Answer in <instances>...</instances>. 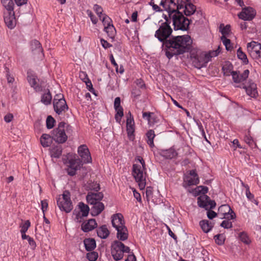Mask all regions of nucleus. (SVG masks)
I'll use <instances>...</instances> for the list:
<instances>
[{
    "instance_id": "nucleus-1",
    "label": "nucleus",
    "mask_w": 261,
    "mask_h": 261,
    "mask_svg": "<svg viewBox=\"0 0 261 261\" xmlns=\"http://www.w3.org/2000/svg\"><path fill=\"white\" fill-rule=\"evenodd\" d=\"M172 32L167 22L162 23L155 33V37L163 42V50L166 56L171 59L173 56L188 52L191 48L192 40L189 35L177 36L169 40Z\"/></svg>"
},
{
    "instance_id": "nucleus-2",
    "label": "nucleus",
    "mask_w": 261,
    "mask_h": 261,
    "mask_svg": "<svg viewBox=\"0 0 261 261\" xmlns=\"http://www.w3.org/2000/svg\"><path fill=\"white\" fill-rule=\"evenodd\" d=\"M27 1V0H14L18 7L26 4ZM1 2L4 21L9 29H12L15 26L14 0H1Z\"/></svg>"
},
{
    "instance_id": "nucleus-3",
    "label": "nucleus",
    "mask_w": 261,
    "mask_h": 261,
    "mask_svg": "<svg viewBox=\"0 0 261 261\" xmlns=\"http://www.w3.org/2000/svg\"><path fill=\"white\" fill-rule=\"evenodd\" d=\"M168 15L170 20L172 21L174 28L176 30L186 31L188 29L190 21L183 15L179 10L170 4L168 9Z\"/></svg>"
},
{
    "instance_id": "nucleus-4",
    "label": "nucleus",
    "mask_w": 261,
    "mask_h": 261,
    "mask_svg": "<svg viewBox=\"0 0 261 261\" xmlns=\"http://www.w3.org/2000/svg\"><path fill=\"white\" fill-rule=\"evenodd\" d=\"M112 226L117 230V237L121 241H125L128 238V230L125 226L123 215L117 213L111 217Z\"/></svg>"
},
{
    "instance_id": "nucleus-5",
    "label": "nucleus",
    "mask_w": 261,
    "mask_h": 261,
    "mask_svg": "<svg viewBox=\"0 0 261 261\" xmlns=\"http://www.w3.org/2000/svg\"><path fill=\"white\" fill-rule=\"evenodd\" d=\"M71 127L67 123L61 122L58 127L54 129L51 133V138L59 143H63L67 140V134L71 129Z\"/></svg>"
},
{
    "instance_id": "nucleus-6",
    "label": "nucleus",
    "mask_w": 261,
    "mask_h": 261,
    "mask_svg": "<svg viewBox=\"0 0 261 261\" xmlns=\"http://www.w3.org/2000/svg\"><path fill=\"white\" fill-rule=\"evenodd\" d=\"M170 4L176 9L179 10L187 16L194 15L196 12V8L195 5L192 4L191 0H170Z\"/></svg>"
},
{
    "instance_id": "nucleus-7",
    "label": "nucleus",
    "mask_w": 261,
    "mask_h": 261,
    "mask_svg": "<svg viewBox=\"0 0 261 261\" xmlns=\"http://www.w3.org/2000/svg\"><path fill=\"white\" fill-rule=\"evenodd\" d=\"M132 175L138 184L141 190L145 188L146 184L147 173L145 167L134 164L133 165Z\"/></svg>"
},
{
    "instance_id": "nucleus-8",
    "label": "nucleus",
    "mask_w": 261,
    "mask_h": 261,
    "mask_svg": "<svg viewBox=\"0 0 261 261\" xmlns=\"http://www.w3.org/2000/svg\"><path fill=\"white\" fill-rule=\"evenodd\" d=\"M53 106L55 112L59 115L65 113L68 109L66 101L61 93L57 94L55 96Z\"/></svg>"
},
{
    "instance_id": "nucleus-9",
    "label": "nucleus",
    "mask_w": 261,
    "mask_h": 261,
    "mask_svg": "<svg viewBox=\"0 0 261 261\" xmlns=\"http://www.w3.org/2000/svg\"><path fill=\"white\" fill-rule=\"evenodd\" d=\"M129 251L128 247L120 241H116L112 246V254L115 260H118L123 258L124 253H128Z\"/></svg>"
},
{
    "instance_id": "nucleus-10",
    "label": "nucleus",
    "mask_w": 261,
    "mask_h": 261,
    "mask_svg": "<svg viewBox=\"0 0 261 261\" xmlns=\"http://www.w3.org/2000/svg\"><path fill=\"white\" fill-rule=\"evenodd\" d=\"M199 181V178L196 170H191L184 175L182 186L187 188L188 187L197 185Z\"/></svg>"
},
{
    "instance_id": "nucleus-11",
    "label": "nucleus",
    "mask_w": 261,
    "mask_h": 261,
    "mask_svg": "<svg viewBox=\"0 0 261 261\" xmlns=\"http://www.w3.org/2000/svg\"><path fill=\"white\" fill-rule=\"evenodd\" d=\"M57 205L62 211L70 212L72 209V202L68 192H65L57 199Z\"/></svg>"
},
{
    "instance_id": "nucleus-12",
    "label": "nucleus",
    "mask_w": 261,
    "mask_h": 261,
    "mask_svg": "<svg viewBox=\"0 0 261 261\" xmlns=\"http://www.w3.org/2000/svg\"><path fill=\"white\" fill-rule=\"evenodd\" d=\"M236 87L244 89L246 94L251 97L256 98L258 95L256 84L251 80H249Z\"/></svg>"
},
{
    "instance_id": "nucleus-13",
    "label": "nucleus",
    "mask_w": 261,
    "mask_h": 261,
    "mask_svg": "<svg viewBox=\"0 0 261 261\" xmlns=\"http://www.w3.org/2000/svg\"><path fill=\"white\" fill-rule=\"evenodd\" d=\"M248 52L254 59L261 57V44L255 41H252L247 45Z\"/></svg>"
},
{
    "instance_id": "nucleus-14",
    "label": "nucleus",
    "mask_w": 261,
    "mask_h": 261,
    "mask_svg": "<svg viewBox=\"0 0 261 261\" xmlns=\"http://www.w3.org/2000/svg\"><path fill=\"white\" fill-rule=\"evenodd\" d=\"M218 215L221 218L233 220L236 218V214L228 204L221 205L218 208Z\"/></svg>"
},
{
    "instance_id": "nucleus-15",
    "label": "nucleus",
    "mask_w": 261,
    "mask_h": 261,
    "mask_svg": "<svg viewBox=\"0 0 261 261\" xmlns=\"http://www.w3.org/2000/svg\"><path fill=\"white\" fill-rule=\"evenodd\" d=\"M82 164L79 159H72L69 161L67 172L70 176L75 175L77 170H79Z\"/></svg>"
},
{
    "instance_id": "nucleus-16",
    "label": "nucleus",
    "mask_w": 261,
    "mask_h": 261,
    "mask_svg": "<svg viewBox=\"0 0 261 261\" xmlns=\"http://www.w3.org/2000/svg\"><path fill=\"white\" fill-rule=\"evenodd\" d=\"M77 151L84 163H90L92 162L90 153L86 145L80 146L78 148Z\"/></svg>"
},
{
    "instance_id": "nucleus-17",
    "label": "nucleus",
    "mask_w": 261,
    "mask_h": 261,
    "mask_svg": "<svg viewBox=\"0 0 261 261\" xmlns=\"http://www.w3.org/2000/svg\"><path fill=\"white\" fill-rule=\"evenodd\" d=\"M255 14L256 12L254 9L250 7H245L238 14V17L244 20H251L255 17Z\"/></svg>"
},
{
    "instance_id": "nucleus-18",
    "label": "nucleus",
    "mask_w": 261,
    "mask_h": 261,
    "mask_svg": "<svg viewBox=\"0 0 261 261\" xmlns=\"http://www.w3.org/2000/svg\"><path fill=\"white\" fill-rule=\"evenodd\" d=\"M249 70H245L242 74H239L237 71H232L231 74L234 83L236 84H241L245 81L248 77Z\"/></svg>"
},
{
    "instance_id": "nucleus-19",
    "label": "nucleus",
    "mask_w": 261,
    "mask_h": 261,
    "mask_svg": "<svg viewBox=\"0 0 261 261\" xmlns=\"http://www.w3.org/2000/svg\"><path fill=\"white\" fill-rule=\"evenodd\" d=\"M27 79L30 86L33 87L36 91H40L42 90L41 86L39 84V80L37 76L28 73Z\"/></svg>"
},
{
    "instance_id": "nucleus-20",
    "label": "nucleus",
    "mask_w": 261,
    "mask_h": 261,
    "mask_svg": "<svg viewBox=\"0 0 261 261\" xmlns=\"http://www.w3.org/2000/svg\"><path fill=\"white\" fill-rule=\"evenodd\" d=\"M126 130L129 139L133 140L134 139L135 122L130 113L126 120Z\"/></svg>"
},
{
    "instance_id": "nucleus-21",
    "label": "nucleus",
    "mask_w": 261,
    "mask_h": 261,
    "mask_svg": "<svg viewBox=\"0 0 261 261\" xmlns=\"http://www.w3.org/2000/svg\"><path fill=\"white\" fill-rule=\"evenodd\" d=\"M103 197V195L101 192H89L86 196V199L89 204L95 203L100 202Z\"/></svg>"
},
{
    "instance_id": "nucleus-22",
    "label": "nucleus",
    "mask_w": 261,
    "mask_h": 261,
    "mask_svg": "<svg viewBox=\"0 0 261 261\" xmlns=\"http://www.w3.org/2000/svg\"><path fill=\"white\" fill-rule=\"evenodd\" d=\"M80 211L76 215L75 220L77 222H81L82 217L88 216L89 212V207L88 206L83 202H80L79 204Z\"/></svg>"
},
{
    "instance_id": "nucleus-23",
    "label": "nucleus",
    "mask_w": 261,
    "mask_h": 261,
    "mask_svg": "<svg viewBox=\"0 0 261 261\" xmlns=\"http://www.w3.org/2000/svg\"><path fill=\"white\" fill-rule=\"evenodd\" d=\"M97 223L95 219H91L83 222L81 225V229L84 232H89L97 227Z\"/></svg>"
},
{
    "instance_id": "nucleus-24",
    "label": "nucleus",
    "mask_w": 261,
    "mask_h": 261,
    "mask_svg": "<svg viewBox=\"0 0 261 261\" xmlns=\"http://www.w3.org/2000/svg\"><path fill=\"white\" fill-rule=\"evenodd\" d=\"M92 205L91 207V215L93 216H96L100 214L105 208V205L101 202H96L95 203H91Z\"/></svg>"
},
{
    "instance_id": "nucleus-25",
    "label": "nucleus",
    "mask_w": 261,
    "mask_h": 261,
    "mask_svg": "<svg viewBox=\"0 0 261 261\" xmlns=\"http://www.w3.org/2000/svg\"><path fill=\"white\" fill-rule=\"evenodd\" d=\"M161 154L166 159H171L177 156V152L173 148L171 147L168 149L162 150Z\"/></svg>"
},
{
    "instance_id": "nucleus-26",
    "label": "nucleus",
    "mask_w": 261,
    "mask_h": 261,
    "mask_svg": "<svg viewBox=\"0 0 261 261\" xmlns=\"http://www.w3.org/2000/svg\"><path fill=\"white\" fill-rule=\"evenodd\" d=\"M85 248L88 251L93 250L96 247V242L94 239L87 238L84 240Z\"/></svg>"
},
{
    "instance_id": "nucleus-27",
    "label": "nucleus",
    "mask_w": 261,
    "mask_h": 261,
    "mask_svg": "<svg viewBox=\"0 0 261 261\" xmlns=\"http://www.w3.org/2000/svg\"><path fill=\"white\" fill-rule=\"evenodd\" d=\"M97 233L99 237L101 239H106L110 234L106 225H102L97 229Z\"/></svg>"
},
{
    "instance_id": "nucleus-28",
    "label": "nucleus",
    "mask_w": 261,
    "mask_h": 261,
    "mask_svg": "<svg viewBox=\"0 0 261 261\" xmlns=\"http://www.w3.org/2000/svg\"><path fill=\"white\" fill-rule=\"evenodd\" d=\"M31 47L32 51L37 54L42 53L43 49L41 43L37 40H32L31 42Z\"/></svg>"
},
{
    "instance_id": "nucleus-29",
    "label": "nucleus",
    "mask_w": 261,
    "mask_h": 261,
    "mask_svg": "<svg viewBox=\"0 0 261 261\" xmlns=\"http://www.w3.org/2000/svg\"><path fill=\"white\" fill-rule=\"evenodd\" d=\"M146 136L147 138V143L148 145L151 147L153 148L154 146L153 139L155 137L154 130L150 129L146 133Z\"/></svg>"
},
{
    "instance_id": "nucleus-30",
    "label": "nucleus",
    "mask_w": 261,
    "mask_h": 261,
    "mask_svg": "<svg viewBox=\"0 0 261 261\" xmlns=\"http://www.w3.org/2000/svg\"><path fill=\"white\" fill-rule=\"evenodd\" d=\"M51 142V138L49 135L43 134L40 138V143L44 147L49 146Z\"/></svg>"
},
{
    "instance_id": "nucleus-31",
    "label": "nucleus",
    "mask_w": 261,
    "mask_h": 261,
    "mask_svg": "<svg viewBox=\"0 0 261 261\" xmlns=\"http://www.w3.org/2000/svg\"><path fill=\"white\" fill-rule=\"evenodd\" d=\"M188 191L190 193H193L195 195H198L201 193L203 195H205V194L208 192V188L207 187L200 186L192 190V191L188 190Z\"/></svg>"
},
{
    "instance_id": "nucleus-32",
    "label": "nucleus",
    "mask_w": 261,
    "mask_h": 261,
    "mask_svg": "<svg viewBox=\"0 0 261 261\" xmlns=\"http://www.w3.org/2000/svg\"><path fill=\"white\" fill-rule=\"evenodd\" d=\"M62 152V147L60 146H57L52 147L50 150L51 156L55 158H59L61 155Z\"/></svg>"
},
{
    "instance_id": "nucleus-33",
    "label": "nucleus",
    "mask_w": 261,
    "mask_h": 261,
    "mask_svg": "<svg viewBox=\"0 0 261 261\" xmlns=\"http://www.w3.org/2000/svg\"><path fill=\"white\" fill-rule=\"evenodd\" d=\"M209 197L206 195H202L200 196L197 198V203L199 207L205 208L207 206L206 203Z\"/></svg>"
},
{
    "instance_id": "nucleus-34",
    "label": "nucleus",
    "mask_w": 261,
    "mask_h": 261,
    "mask_svg": "<svg viewBox=\"0 0 261 261\" xmlns=\"http://www.w3.org/2000/svg\"><path fill=\"white\" fill-rule=\"evenodd\" d=\"M52 96L49 91L42 95L41 101L45 105L50 104Z\"/></svg>"
},
{
    "instance_id": "nucleus-35",
    "label": "nucleus",
    "mask_w": 261,
    "mask_h": 261,
    "mask_svg": "<svg viewBox=\"0 0 261 261\" xmlns=\"http://www.w3.org/2000/svg\"><path fill=\"white\" fill-rule=\"evenodd\" d=\"M200 225L204 232H209L212 228L213 226L209 223L207 220H202L200 222Z\"/></svg>"
},
{
    "instance_id": "nucleus-36",
    "label": "nucleus",
    "mask_w": 261,
    "mask_h": 261,
    "mask_svg": "<svg viewBox=\"0 0 261 261\" xmlns=\"http://www.w3.org/2000/svg\"><path fill=\"white\" fill-rule=\"evenodd\" d=\"M104 30L111 38H113L114 37L116 33V30L112 24L108 25V26L105 27Z\"/></svg>"
},
{
    "instance_id": "nucleus-37",
    "label": "nucleus",
    "mask_w": 261,
    "mask_h": 261,
    "mask_svg": "<svg viewBox=\"0 0 261 261\" xmlns=\"http://www.w3.org/2000/svg\"><path fill=\"white\" fill-rule=\"evenodd\" d=\"M221 39L223 44L225 45L226 49L228 51H231L233 48V46L230 39H227L225 36H222L221 37Z\"/></svg>"
},
{
    "instance_id": "nucleus-38",
    "label": "nucleus",
    "mask_w": 261,
    "mask_h": 261,
    "mask_svg": "<svg viewBox=\"0 0 261 261\" xmlns=\"http://www.w3.org/2000/svg\"><path fill=\"white\" fill-rule=\"evenodd\" d=\"M237 54L239 59L241 60L244 64H248V60L247 58V56L244 52H243L240 47L238 49Z\"/></svg>"
},
{
    "instance_id": "nucleus-39",
    "label": "nucleus",
    "mask_w": 261,
    "mask_h": 261,
    "mask_svg": "<svg viewBox=\"0 0 261 261\" xmlns=\"http://www.w3.org/2000/svg\"><path fill=\"white\" fill-rule=\"evenodd\" d=\"M115 110L116 112V113L115 116V118L116 119V121L120 123L121 120V118L123 116V109L122 107L118 109H115Z\"/></svg>"
},
{
    "instance_id": "nucleus-40",
    "label": "nucleus",
    "mask_w": 261,
    "mask_h": 261,
    "mask_svg": "<svg viewBox=\"0 0 261 261\" xmlns=\"http://www.w3.org/2000/svg\"><path fill=\"white\" fill-rule=\"evenodd\" d=\"M239 238L242 242L246 244H249L251 243V240L248 236L244 232L240 233Z\"/></svg>"
},
{
    "instance_id": "nucleus-41",
    "label": "nucleus",
    "mask_w": 261,
    "mask_h": 261,
    "mask_svg": "<svg viewBox=\"0 0 261 261\" xmlns=\"http://www.w3.org/2000/svg\"><path fill=\"white\" fill-rule=\"evenodd\" d=\"M31 226V222L29 220H26L20 224V233L26 232Z\"/></svg>"
},
{
    "instance_id": "nucleus-42",
    "label": "nucleus",
    "mask_w": 261,
    "mask_h": 261,
    "mask_svg": "<svg viewBox=\"0 0 261 261\" xmlns=\"http://www.w3.org/2000/svg\"><path fill=\"white\" fill-rule=\"evenodd\" d=\"M202 53H200L199 54H197L196 55H194L193 53L191 54V57L194 58L195 61H197L199 63V65L201 66L205 64V62L203 61L204 59L201 57Z\"/></svg>"
},
{
    "instance_id": "nucleus-43",
    "label": "nucleus",
    "mask_w": 261,
    "mask_h": 261,
    "mask_svg": "<svg viewBox=\"0 0 261 261\" xmlns=\"http://www.w3.org/2000/svg\"><path fill=\"white\" fill-rule=\"evenodd\" d=\"M55 120L54 118L51 116H48L47 117L46 123V127L48 129H51L54 126Z\"/></svg>"
},
{
    "instance_id": "nucleus-44",
    "label": "nucleus",
    "mask_w": 261,
    "mask_h": 261,
    "mask_svg": "<svg viewBox=\"0 0 261 261\" xmlns=\"http://www.w3.org/2000/svg\"><path fill=\"white\" fill-rule=\"evenodd\" d=\"M100 19L101 20L102 22L105 27L108 26V25L112 24V19L106 14H103L101 18Z\"/></svg>"
},
{
    "instance_id": "nucleus-45",
    "label": "nucleus",
    "mask_w": 261,
    "mask_h": 261,
    "mask_svg": "<svg viewBox=\"0 0 261 261\" xmlns=\"http://www.w3.org/2000/svg\"><path fill=\"white\" fill-rule=\"evenodd\" d=\"M93 9L96 13L97 15L98 16L99 19H101L104 14L102 13L103 10L102 7L97 4H95L94 5Z\"/></svg>"
},
{
    "instance_id": "nucleus-46",
    "label": "nucleus",
    "mask_w": 261,
    "mask_h": 261,
    "mask_svg": "<svg viewBox=\"0 0 261 261\" xmlns=\"http://www.w3.org/2000/svg\"><path fill=\"white\" fill-rule=\"evenodd\" d=\"M98 257V253L95 251H91L87 254V258L90 261H95Z\"/></svg>"
},
{
    "instance_id": "nucleus-47",
    "label": "nucleus",
    "mask_w": 261,
    "mask_h": 261,
    "mask_svg": "<svg viewBox=\"0 0 261 261\" xmlns=\"http://www.w3.org/2000/svg\"><path fill=\"white\" fill-rule=\"evenodd\" d=\"M230 220H223L221 224V226L225 228H230L232 227V222L229 221Z\"/></svg>"
},
{
    "instance_id": "nucleus-48",
    "label": "nucleus",
    "mask_w": 261,
    "mask_h": 261,
    "mask_svg": "<svg viewBox=\"0 0 261 261\" xmlns=\"http://www.w3.org/2000/svg\"><path fill=\"white\" fill-rule=\"evenodd\" d=\"M153 115L152 113L150 112H143V118L144 119H146L148 122L149 124H151L152 115Z\"/></svg>"
},
{
    "instance_id": "nucleus-49",
    "label": "nucleus",
    "mask_w": 261,
    "mask_h": 261,
    "mask_svg": "<svg viewBox=\"0 0 261 261\" xmlns=\"http://www.w3.org/2000/svg\"><path fill=\"white\" fill-rule=\"evenodd\" d=\"M215 241L218 245H222L224 243V239L222 234H217L215 237Z\"/></svg>"
},
{
    "instance_id": "nucleus-50",
    "label": "nucleus",
    "mask_w": 261,
    "mask_h": 261,
    "mask_svg": "<svg viewBox=\"0 0 261 261\" xmlns=\"http://www.w3.org/2000/svg\"><path fill=\"white\" fill-rule=\"evenodd\" d=\"M170 4L171 2L170 0H161L160 5L162 6L168 12V7Z\"/></svg>"
},
{
    "instance_id": "nucleus-51",
    "label": "nucleus",
    "mask_w": 261,
    "mask_h": 261,
    "mask_svg": "<svg viewBox=\"0 0 261 261\" xmlns=\"http://www.w3.org/2000/svg\"><path fill=\"white\" fill-rule=\"evenodd\" d=\"M207 206L205 207V210L212 209L216 206V202L214 200H211L210 198L207 200Z\"/></svg>"
},
{
    "instance_id": "nucleus-52",
    "label": "nucleus",
    "mask_w": 261,
    "mask_h": 261,
    "mask_svg": "<svg viewBox=\"0 0 261 261\" xmlns=\"http://www.w3.org/2000/svg\"><path fill=\"white\" fill-rule=\"evenodd\" d=\"M155 2V0H151V1L150 3V5L152 6L153 10L155 11V12L162 11V10L158 5L154 4Z\"/></svg>"
},
{
    "instance_id": "nucleus-53",
    "label": "nucleus",
    "mask_w": 261,
    "mask_h": 261,
    "mask_svg": "<svg viewBox=\"0 0 261 261\" xmlns=\"http://www.w3.org/2000/svg\"><path fill=\"white\" fill-rule=\"evenodd\" d=\"M41 210L43 214L47 211L48 208V202L47 200H43L41 201Z\"/></svg>"
},
{
    "instance_id": "nucleus-54",
    "label": "nucleus",
    "mask_w": 261,
    "mask_h": 261,
    "mask_svg": "<svg viewBox=\"0 0 261 261\" xmlns=\"http://www.w3.org/2000/svg\"><path fill=\"white\" fill-rule=\"evenodd\" d=\"M244 141L249 145H252L253 143V140L252 138L249 135V134L246 135L244 137Z\"/></svg>"
},
{
    "instance_id": "nucleus-55",
    "label": "nucleus",
    "mask_w": 261,
    "mask_h": 261,
    "mask_svg": "<svg viewBox=\"0 0 261 261\" xmlns=\"http://www.w3.org/2000/svg\"><path fill=\"white\" fill-rule=\"evenodd\" d=\"M140 95H141V91L138 88L135 87L133 89V90L132 91V96H133L135 98H137L138 96H139Z\"/></svg>"
},
{
    "instance_id": "nucleus-56",
    "label": "nucleus",
    "mask_w": 261,
    "mask_h": 261,
    "mask_svg": "<svg viewBox=\"0 0 261 261\" xmlns=\"http://www.w3.org/2000/svg\"><path fill=\"white\" fill-rule=\"evenodd\" d=\"M230 31V25H226L221 30V33L223 36H225L229 33Z\"/></svg>"
},
{
    "instance_id": "nucleus-57",
    "label": "nucleus",
    "mask_w": 261,
    "mask_h": 261,
    "mask_svg": "<svg viewBox=\"0 0 261 261\" xmlns=\"http://www.w3.org/2000/svg\"><path fill=\"white\" fill-rule=\"evenodd\" d=\"M220 47H218V48L215 50H212L210 51L209 53V56L210 57L213 58L217 56L219 53H220Z\"/></svg>"
},
{
    "instance_id": "nucleus-58",
    "label": "nucleus",
    "mask_w": 261,
    "mask_h": 261,
    "mask_svg": "<svg viewBox=\"0 0 261 261\" xmlns=\"http://www.w3.org/2000/svg\"><path fill=\"white\" fill-rule=\"evenodd\" d=\"M135 83L136 85L140 88H143L145 87V84L144 81L141 79H137Z\"/></svg>"
},
{
    "instance_id": "nucleus-59",
    "label": "nucleus",
    "mask_w": 261,
    "mask_h": 261,
    "mask_svg": "<svg viewBox=\"0 0 261 261\" xmlns=\"http://www.w3.org/2000/svg\"><path fill=\"white\" fill-rule=\"evenodd\" d=\"M85 83H86L87 88L88 89V90L91 92H93L94 90V88H93V86L91 81L89 79L88 80H86V81Z\"/></svg>"
},
{
    "instance_id": "nucleus-60",
    "label": "nucleus",
    "mask_w": 261,
    "mask_h": 261,
    "mask_svg": "<svg viewBox=\"0 0 261 261\" xmlns=\"http://www.w3.org/2000/svg\"><path fill=\"white\" fill-rule=\"evenodd\" d=\"M201 57L204 59V60H203V61L205 62V64H207L212 58L211 57H210V56H209V53L206 54L203 53Z\"/></svg>"
},
{
    "instance_id": "nucleus-61",
    "label": "nucleus",
    "mask_w": 261,
    "mask_h": 261,
    "mask_svg": "<svg viewBox=\"0 0 261 261\" xmlns=\"http://www.w3.org/2000/svg\"><path fill=\"white\" fill-rule=\"evenodd\" d=\"M246 195L248 200L250 201H252V200L254 198V195L250 192L248 187H247V189H246Z\"/></svg>"
},
{
    "instance_id": "nucleus-62",
    "label": "nucleus",
    "mask_w": 261,
    "mask_h": 261,
    "mask_svg": "<svg viewBox=\"0 0 261 261\" xmlns=\"http://www.w3.org/2000/svg\"><path fill=\"white\" fill-rule=\"evenodd\" d=\"M110 61L111 62V64L115 67L116 71V72H118V65L116 62L114 58L112 55L110 56Z\"/></svg>"
},
{
    "instance_id": "nucleus-63",
    "label": "nucleus",
    "mask_w": 261,
    "mask_h": 261,
    "mask_svg": "<svg viewBox=\"0 0 261 261\" xmlns=\"http://www.w3.org/2000/svg\"><path fill=\"white\" fill-rule=\"evenodd\" d=\"M120 102H121V100H120V97H117L115 99L114 104L115 109H118L119 108H122V107L120 105Z\"/></svg>"
},
{
    "instance_id": "nucleus-64",
    "label": "nucleus",
    "mask_w": 261,
    "mask_h": 261,
    "mask_svg": "<svg viewBox=\"0 0 261 261\" xmlns=\"http://www.w3.org/2000/svg\"><path fill=\"white\" fill-rule=\"evenodd\" d=\"M100 42H101V44L102 45L103 47L106 49L110 47L111 46H112L111 44H110L107 41L103 39H100Z\"/></svg>"
}]
</instances>
